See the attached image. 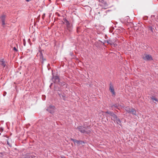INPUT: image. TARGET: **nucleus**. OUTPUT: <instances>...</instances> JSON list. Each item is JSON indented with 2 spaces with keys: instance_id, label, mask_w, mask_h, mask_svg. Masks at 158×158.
Returning <instances> with one entry per match:
<instances>
[{
  "instance_id": "obj_12",
  "label": "nucleus",
  "mask_w": 158,
  "mask_h": 158,
  "mask_svg": "<svg viewBox=\"0 0 158 158\" xmlns=\"http://www.w3.org/2000/svg\"><path fill=\"white\" fill-rule=\"evenodd\" d=\"M73 141H74V142L75 143H79V144L81 143L82 142V141H79L77 140H74V139H73Z\"/></svg>"
},
{
  "instance_id": "obj_21",
  "label": "nucleus",
  "mask_w": 158,
  "mask_h": 158,
  "mask_svg": "<svg viewBox=\"0 0 158 158\" xmlns=\"http://www.w3.org/2000/svg\"><path fill=\"white\" fill-rule=\"evenodd\" d=\"M82 142H83V143H84V142H82Z\"/></svg>"
},
{
  "instance_id": "obj_3",
  "label": "nucleus",
  "mask_w": 158,
  "mask_h": 158,
  "mask_svg": "<svg viewBox=\"0 0 158 158\" xmlns=\"http://www.w3.org/2000/svg\"><path fill=\"white\" fill-rule=\"evenodd\" d=\"M126 110L128 112L131 113L133 115H137L136 111L133 108L130 109L128 107H127L126 108Z\"/></svg>"
},
{
  "instance_id": "obj_20",
  "label": "nucleus",
  "mask_w": 158,
  "mask_h": 158,
  "mask_svg": "<svg viewBox=\"0 0 158 158\" xmlns=\"http://www.w3.org/2000/svg\"><path fill=\"white\" fill-rule=\"evenodd\" d=\"M14 49L16 51H17V49H16V48H15V47H14Z\"/></svg>"
},
{
  "instance_id": "obj_18",
  "label": "nucleus",
  "mask_w": 158,
  "mask_h": 158,
  "mask_svg": "<svg viewBox=\"0 0 158 158\" xmlns=\"http://www.w3.org/2000/svg\"><path fill=\"white\" fill-rule=\"evenodd\" d=\"M6 92H4V94H3V96H5L6 95Z\"/></svg>"
},
{
  "instance_id": "obj_16",
  "label": "nucleus",
  "mask_w": 158,
  "mask_h": 158,
  "mask_svg": "<svg viewBox=\"0 0 158 158\" xmlns=\"http://www.w3.org/2000/svg\"><path fill=\"white\" fill-rule=\"evenodd\" d=\"M42 98L43 100H45V99L46 96L45 95H43Z\"/></svg>"
},
{
  "instance_id": "obj_9",
  "label": "nucleus",
  "mask_w": 158,
  "mask_h": 158,
  "mask_svg": "<svg viewBox=\"0 0 158 158\" xmlns=\"http://www.w3.org/2000/svg\"><path fill=\"white\" fill-rule=\"evenodd\" d=\"M109 89L110 92L112 93V94L113 95H114L115 93L114 92V87L111 84H110Z\"/></svg>"
},
{
  "instance_id": "obj_4",
  "label": "nucleus",
  "mask_w": 158,
  "mask_h": 158,
  "mask_svg": "<svg viewBox=\"0 0 158 158\" xmlns=\"http://www.w3.org/2000/svg\"><path fill=\"white\" fill-rule=\"evenodd\" d=\"M78 130L80 131L81 133H86V134H88L89 133V131H87L85 130V127L82 126H80L77 127V128Z\"/></svg>"
},
{
  "instance_id": "obj_19",
  "label": "nucleus",
  "mask_w": 158,
  "mask_h": 158,
  "mask_svg": "<svg viewBox=\"0 0 158 158\" xmlns=\"http://www.w3.org/2000/svg\"><path fill=\"white\" fill-rule=\"evenodd\" d=\"M114 106L116 107V108L118 109H119V108H118V106H117L116 105H115V106Z\"/></svg>"
},
{
  "instance_id": "obj_14",
  "label": "nucleus",
  "mask_w": 158,
  "mask_h": 158,
  "mask_svg": "<svg viewBox=\"0 0 158 158\" xmlns=\"http://www.w3.org/2000/svg\"><path fill=\"white\" fill-rule=\"evenodd\" d=\"M117 45L116 43L114 42H113L112 44V46H111L112 47L115 48L116 47Z\"/></svg>"
},
{
  "instance_id": "obj_11",
  "label": "nucleus",
  "mask_w": 158,
  "mask_h": 158,
  "mask_svg": "<svg viewBox=\"0 0 158 158\" xmlns=\"http://www.w3.org/2000/svg\"><path fill=\"white\" fill-rule=\"evenodd\" d=\"M53 79L55 80V82L56 83L58 82L59 81V77L57 76H55L53 78Z\"/></svg>"
},
{
  "instance_id": "obj_15",
  "label": "nucleus",
  "mask_w": 158,
  "mask_h": 158,
  "mask_svg": "<svg viewBox=\"0 0 158 158\" xmlns=\"http://www.w3.org/2000/svg\"><path fill=\"white\" fill-rule=\"evenodd\" d=\"M152 99L153 100H155V101L158 102V100L155 98L152 97Z\"/></svg>"
},
{
  "instance_id": "obj_6",
  "label": "nucleus",
  "mask_w": 158,
  "mask_h": 158,
  "mask_svg": "<svg viewBox=\"0 0 158 158\" xmlns=\"http://www.w3.org/2000/svg\"><path fill=\"white\" fill-rule=\"evenodd\" d=\"M55 107L54 106H50L47 108V110L51 113H53L55 110Z\"/></svg>"
},
{
  "instance_id": "obj_2",
  "label": "nucleus",
  "mask_w": 158,
  "mask_h": 158,
  "mask_svg": "<svg viewBox=\"0 0 158 158\" xmlns=\"http://www.w3.org/2000/svg\"><path fill=\"white\" fill-rule=\"evenodd\" d=\"M142 57L143 59L145 60L150 61L153 60L152 57L150 55H148L147 54L143 55Z\"/></svg>"
},
{
  "instance_id": "obj_7",
  "label": "nucleus",
  "mask_w": 158,
  "mask_h": 158,
  "mask_svg": "<svg viewBox=\"0 0 158 158\" xmlns=\"http://www.w3.org/2000/svg\"><path fill=\"white\" fill-rule=\"evenodd\" d=\"M6 16L5 15L3 14L0 17V18L2 21V25L3 27H4V25L5 24V20Z\"/></svg>"
},
{
  "instance_id": "obj_5",
  "label": "nucleus",
  "mask_w": 158,
  "mask_h": 158,
  "mask_svg": "<svg viewBox=\"0 0 158 158\" xmlns=\"http://www.w3.org/2000/svg\"><path fill=\"white\" fill-rule=\"evenodd\" d=\"M64 23L66 25L67 30L70 31L72 29V27L71 25L70 24L69 22L66 19H65L64 20Z\"/></svg>"
},
{
  "instance_id": "obj_13",
  "label": "nucleus",
  "mask_w": 158,
  "mask_h": 158,
  "mask_svg": "<svg viewBox=\"0 0 158 158\" xmlns=\"http://www.w3.org/2000/svg\"><path fill=\"white\" fill-rule=\"evenodd\" d=\"M107 42L108 44H110V45H111V46H112L113 43V42L112 41L110 40L108 41Z\"/></svg>"
},
{
  "instance_id": "obj_8",
  "label": "nucleus",
  "mask_w": 158,
  "mask_h": 158,
  "mask_svg": "<svg viewBox=\"0 0 158 158\" xmlns=\"http://www.w3.org/2000/svg\"><path fill=\"white\" fill-rule=\"evenodd\" d=\"M37 56L40 59L42 60L43 61L45 60V59H44L43 58V57L42 55V53L41 52H38L37 54Z\"/></svg>"
},
{
  "instance_id": "obj_1",
  "label": "nucleus",
  "mask_w": 158,
  "mask_h": 158,
  "mask_svg": "<svg viewBox=\"0 0 158 158\" xmlns=\"http://www.w3.org/2000/svg\"><path fill=\"white\" fill-rule=\"evenodd\" d=\"M106 113L111 116L112 117V119L115 121L118 124H120L121 123L120 120L117 118V116L114 114L113 112L107 111Z\"/></svg>"
},
{
  "instance_id": "obj_10",
  "label": "nucleus",
  "mask_w": 158,
  "mask_h": 158,
  "mask_svg": "<svg viewBox=\"0 0 158 158\" xmlns=\"http://www.w3.org/2000/svg\"><path fill=\"white\" fill-rule=\"evenodd\" d=\"M6 63H5L3 59H2L0 60V65H2L3 67H5L6 65Z\"/></svg>"
},
{
  "instance_id": "obj_17",
  "label": "nucleus",
  "mask_w": 158,
  "mask_h": 158,
  "mask_svg": "<svg viewBox=\"0 0 158 158\" xmlns=\"http://www.w3.org/2000/svg\"><path fill=\"white\" fill-rule=\"evenodd\" d=\"M149 29L152 31V32H153L154 30V29L152 27H149Z\"/></svg>"
}]
</instances>
